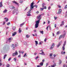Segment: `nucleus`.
Returning <instances> with one entry per match:
<instances>
[{
	"mask_svg": "<svg viewBox=\"0 0 67 67\" xmlns=\"http://www.w3.org/2000/svg\"><path fill=\"white\" fill-rule=\"evenodd\" d=\"M66 8H67V5H66V6H65L64 8V9H66Z\"/></svg>",
	"mask_w": 67,
	"mask_h": 67,
	"instance_id": "nucleus-46",
	"label": "nucleus"
},
{
	"mask_svg": "<svg viewBox=\"0 0 67 67\" xmlns=\"http://www.w3.org/2000/svg\"><path fill=\"white\" fill-rule=\"evenodd\" d=\"M49 56H50V57H51V56H52L53 55V54L52 53H50L49 54Z\"/></svg>",
	"mask_w": 67,
	"mask_h": 67,
	"instance_id": "nucleus-33",
	"label": "nucleus"
},
{
	"mask_svg": "<svg viewBox=\"0 0 67 67\" xmlns=\"http://www.w3.org/2000/svg\"><path fill=\"white\" fill-rule=\"evenodd\" d=\"M7 25H9V24H10V23L9 22V23H8L7 24Z\"/></svg>",
	"mask_w": 67,
	"mask_h": 67,
	"instance_id": "nucleus-41",
	"label": "nucleus"
},
{
	"mask_svg": "<svg viewBox=\"0 0 67 67\" xmlns=\"http://www.w3.org/2000/svg\"><path fill=\"white\" fill-rule=\"evenodd\" d=\"M3 6V4H2V2H1L0 3V7H2Z\"/></svg>",
	"mask_w": 67,
	"mask_h": 67,
	"instance_id": "nucleus-11",
	"label": "nucleus"
},
{
	"mask_svg": "<svg viewBox=\"0 0 67 67\" xmlns=\"http://www.w3.org/2000/svg\"><path fill=\"white\" fill-rule=\"evenodd\" d=\"M21 29H20V28H19V33H20L21 32Z\"/></svg>",
	"mask_w": 67,
	"mask_h": 67,
	"instance_id": "nucleus-26",
	"label": "nucleus"
},
{
	"mask_svg": "<svg viewBox=\"0 0 67 67\" xmlns=\"http://www.w3.org/2000/svg\"><path fill=\"white\" fill-rule=\"evenodd\" d=\"M54 43L52 44V46H51V47H50L51 49H53V48H54Z\"/></svg>",
	"mask_w": 67,
	"mask_h": 67,
	"instance_id": "nucleus-6",
	"label": "nucleus"
},
{
	"mask_svg": "<svg viewBox=\"0 0 67 67\" xmlns=\"http://www.w3.org/2000/svg\"><path fill=\"white\" fill-rule=\"evenodd\" d=\"M38 58V56H37L36 57V58L35 59H37Z\"/></svg>",
	"mask_w": 67,
	"mask_h": 67,
	"instance_id": "nucleus-54",
	"label": "nucleus"
},
{
	"mask_svg": "<svg viewBox=\"0 0 67 67\" xmlns=\"http://www.w3.org/2000/svg\"><path fill=\"white\" fill-rule=\"evenodd\" d=\"M62 37V35H61L60 36V37L59 38V40L61 39Z\"/></svg>",
	"mask_w": 67,
	"mask_h": 67,
	"instance_id": "nucleus-32",
	"label": "nucleus"
},
{
	"mask_svg": "<svg viewBox=\"0 0 67 67\" xmlns=\"http://www.w3.org/2000/svg\"><path fill=\"white\" fill-rule=\"evenodd\" d=\"M59 31H58V32H57V35H58L59 34Z\"/></svg>",
	"mask_w": 67,
	"mask_h": 67,
	"instance_id": "nucleus-42",
	"label": "nucleus"
},
{
	"mask_svg": "<svg viewBox=\"0 0 67 67\" xmlns=\"http://www.w3.org/2000/svg\"><path fill=\"white\" fill-rule=\"evenodd\" d=\"M48 24H49V23H50V21H49L48 22Z\"/></svg>",
	"mask_w": 67,
	"mask_h": 67,
	"instance_id": "nucleus-62",
	"label": "nucleus"
},
{
	"mask_svg": "<svg viewBox=\"0 0 67 67\" xmlns=\"http://www.w3.org/2000/svg\"><path fill=\"white\" fill-rule=\"evenodd\" d=\"M34 4V2L32 3L30 5V9L32 10V9H33V5Z\"/></svg>",
	"mask_w": 67,
	"mask_h": 67,
	"instance_id": "nucleus-3",
	"label": "nucleus"
},
{
	"mask_svg": "<svg viewBox=\"0 0 67 67\" xmlns=\"http://www.w3.org/2000/svg\"><path fill=\"white\" fill-rule=\"evenodd\" d=\"M30 37V36L29 35H26V37L27 38H29V37Z\"/></svg>",
	"mask_w": 67,
	"mask_h": 67,
	"instance_id": "nucleus-34",
	"label": "nucleus"
},
{
	"mask_svg": "<svg viewBox=\"0 0 67 67\" xmlns=\"http://www.w3.org/2000/svg\"><path fill=\"white\" fill-rule=\"evenodd\" d=\"M53 56L54 57H56V55L55 54H53Z\"/></svg>",
	"mask_w": 67,
	"mask_h": 67,
	"instance_id": "nucleus-49",
	"label": "nucleus"
},
{
	"mask_svg": "<svg viewBox=\"0 0 67 67\" xmlns=\"http://www.w3.org/2000/svg\"><path fill=\"white\" fill-rule=\"evenodd\" d=\"M26 53H25L24 54V56H23V57H25V56H26Z\"/></svg>",
	"mask_w": 67,
	"mask_h": 67,
	"instance_id": "nucleus-39",
	"label": "nucleus"
},
{
	"mask_svg": "<svg viewBox=\"0 0 67 67\" xmlns=\"http://www.w3.org/2000/svg\"><path fill=\"white\" fill-rule=\"evenodd\" d=\"M66 41H65L64 44H63V46H65V45H66Z\"/></svg>",
	"mask_w": 67,
	"mask_h": 67,
	"instance_id": "nucleus-28",
	"label": "nucleus"
},
{
	"mask_svg": "<svg viewBox=\"0 0 67 67\" xmlns=\"http://www.w3.org/2000/svg\"><path fill=\"white\" fill-rule=\"evenodd\" d=\"M41 53H43V55H44V56H45V53H44V52H43V50H41Z\"/></svg>",
	"mask_w": 67,
	"mask_h": 67,
	"instance_id": "nucleus-10",
	"label": "nucleus"
},
{
	"mask_svg": "<svg viewBox=\"0 0 67 67\" xmlns=\"http://www.w3.org/2000/svg\"><path fill=\"white\" fill-rule=\"evenodd\" d=\"M43 63L42 62H41L40 63V66H42L43 65Z\"/></svg>",
	"mask_w": 67,
	"mask_h": 67,
	"instance_id": "nucleus-18",
	"label": "nucleus"
},
{
	"mask_svg": "<svg viewBox=\"0 0 67 67\" xmlns=\"http://www.w3.org/2000/svg\"><path fill=\"white\" fill-rule=\"evenodd\" d=\"M61 13H62V10L61 9H60L59 10V12L58 13V14H61Z\"/></svg>",
	"mask_w": 67,
	"mask_h": 67,
	"instance_id": "nucleus-5",
	"label": "nucleus"
},
{
	"mask_svg": "<svg viewBox=\"0 0 67 67\" xmlns=\"http://www.w3.org/2000/svg\"><path fill=\"white\" fill-rule=\"evenodd\" d=\"M25 23H24V22L22 24H21L20 25V26L21 27V26H22V25H24V24Z\"/></svg>",
	"mask_w": 67,
	"mask_h": 67,
	"instance_id": "nucleus-21",
	"label": "nucleus"
},
{
	"mask_svg": "<svg viewBox=\"0 0 67 67\" xmlns=\"http://www.w3.org/2000/svg\"><path fill=\"white\" fill-rule=\"evenodd\" d=\"M62 41H61L59 43H58V45L57 46V47H59V46L61 44H62Z\"/></svg>",
	"mask_w": 67,
	"mask_h": 67,
	"instance_id": "nucleus-7",
	"label": "nucleus"
},
{
	"mask_svg": "<svg viewBox=\"0 0 67 67\" xmlns=\"http://www.w3.org/2000/svg\"><path fill=\"white\" fill-rule=\"evenodd\" d=\"M14 60H16V58H15L14 59Z\"/></svg>",
	"mask_w": 67,
	"mask_h": 67,
	"instance_id": "nucleus-58",
	"label": "nucleus"
},
{
	"mask_svg": "<svg viewBox=\"0 0 67 67\" xmlns=\"http://www.w3.org/2000/svg\"><path fill=\"white\" fill-rule=\"evenodd\" d=\"M6 67H10V65H9V64H7Z\"/></svg>",
	"mask_w": 67,
	"mask_h": 67,
	"instance_id": "nucleus-31",
	"label": "nucleus"
},
{
	"mask_svg": "<svg viewBox=\"0 0 67 67\" xmlns=\"http://www.w3.org/2000/svg\"><path fill=\"white\" fill-rule=\"evenodd\" d=\"M58 8H61V6H60V5H58Z\"/></svg>",
	"mask_w": 67,
	"mask_h": 67,
	"instance_id": "nucleus-52",
	"label": "nucleus"
},
{
	"mask_svg": "<svg viewBox=\"0 0 67 67\" xmlns=\"http://www.w3.org/2000/svg\"><path fill=\"white\" fill-rule=\"evenodd\" d=\"M35 43H36V46H37V44H38V41H35Z\"/></svg>",
	"mask_w": 67,
	"mask_h": 67,
	"instance_id": "nucleus-16",
	"label": "nucleus"
},
{
	"mask_svg": "<svg viewBox=\"0 0 67 67\" xmlns=\"http://www.w3.org/2000/svg\"><path fill=\"white\" fill-rule=\"evenodd\" d=\"M1 59H0V66H1L2 65V63H1Z\"/></svg>",
	"mask_w": 67,
	"mask_h": 67,
	"instance_id": "nucleus-15",
	"label": "nucleus"
},
{
	"mask_svg": "<svg viewBox=\"0 0 67 67\" xmlns=\"http://www.w3.org/2000/svg\"><path fill=\"white\" fill-rule=\"evenodd\" d=\"M45 23H46L44 21L43 22V24H45Z\"/></svg>",
	"mask_w": 67,
	"mask_h": 67,
	"instance_id": "nucleus-63",
	"label": "nucleus"
},
{
	"mask_svg": "<svg viewBox=\"0 0 67 67\" xmlns=\"http://www.w3.org/2000/svg\"><path fill=\"white\" fill-rule=\"evenodd\" d=\"M44 8V9H46V6L44 7V8Z\"/></svg>",
	"mask_w": 67,
	"mask_h": 67,
	"instance_id": "nucleus-55",
	"label": "nucleus"
},
{
	"mask_svg": "<svg viewBox=\"0 0 67 67\" xmlns=\"http://www.w3.org/2000/svg\"><path fill=\"white\" fill-rule=\"evenodd\" d=\"M18 45V43L16 42L15 43V46H16Z\"/></svg>",
	"mask_w": 67,
	"mask_h": 67,
	"instance_id": "nucleus-35",
	"label": "nucleus"
},
{
	"mask_svg": "<svg viewBox=\"0 0 67 67\" xmlns=\"http://www.w3.org/2000/svg\"><path fill=\"white\" fill-rule=\"evenodd\" d=\"M48 63H46V67H47V66H48Z\"/></svg>",
	"mask_w": 67,
	"mask_h": 67,
	"instance_id": "nucleus-50",
	"label": "nucleus"
},
{
	"mask_svg": "<svg viewBox=\"0 0 67 67\" xmlns=\"http://www.w3.org/2000/svg\"><path fill=\"white\" fill-rule=\"evenodd\" d=\"M11 47L12 49H15V46H14V44H12Z\"/></svg>",
	"mask_w": 67,
	"mask_h": 67,
	"instance_id": "nucleus-8",
	"label": "nucleus"
},
{
	"mask_svg": "<svg viewBox=\"0 0 67 67\" xmlns=\"http://www.w3.org/2000/svg\"><path fill=\"white\" fill-rule=\"evenodd\" d=\"M66 35V34H64L63 35V37L65 36Z\"/></svg>",
	"mask_w": 67,
	"mask_h": 67,
	"instance_id": "nucleus-47",
	"label": "nucleus"
},
{
	"mask_svg": "<svg viewBox=\"0 0 67 67\" xmlns=\"http://www.w3.org/2000/svg\"><path fill=\"white\" fill-rule=\"evenodd\" d=\"M12 40V38H10L8 39V41H10V40Z\"/></svg>",
	"mask_w": 67,
	"mask_h": 67,
	"instance_id": "nucleus-36",
	"label": "nucleus"
},
{
	"mask_svg": "<svg viewBox=\"0 0 67 67\" xmlns=\"http://www.w3.org/2000/svg\"><path fill=\"white\" fill-rule=\"evenodd\" d=\"M7 55H4V58H3L4 59H5V57H7Z\"/></svg>",
	"mask_w": 67,
	"mask_h": 67,
	"instance_id": "nucleus-24",
	"label": "nucleus"
},
{
	"mask_svg": "<svg viewBox=\"0 0 67 67\" xmlns=\"http://www.w3.org/2000/svg\"><path fill=\"white\" fill-rule=\"evenodd\" d=\"M12 29L14 31L15 30V27H12Z\"/></svg>",
	"mask_w": 67,
	"mask_h": 67,
	"instance_id": "nucleus-25",
	"label": "nucleus"
},
{
	"mask_svg": "<svg viewBox=\"0 0 67 67\" xmlns=\"http://www.w3.org/2000/svg\"><path fill=\"white\" fill-rule=\"evenodd\" d=\"M42 5V8H43V7H44L45 6V4L44 3H43Z\"/></svg>",
	"mask_w": 67,
	"mask_h": 67,
	"instance_id": "nucleus-22",
	"label": "nucleus"
},
{
	"mask_svg": "<svg viewBox=\"0 0 67 67\" xmlns=\"http://www.w3.org/2000/svg\"><path fill=\"white\" fill-rule=\"evenodd\" d=\"M56 66V64H55L54 65H52L51 66V67H55Z\"/></svg>",
	"mask_w": 67,
	"mask_h": 67,
	"instance_id": "nucleus-20",
	"label": "nucleus"
},
{
	"mask_svg": "<svg viewBox=\"0 0 67 67\" xmlns=\"http://www.w3.org/2000/svg\"><path fill=\"white\" fill-rule=\"evenodd\" d=\"M54 18L55 20H56V19H57V18L56 17H54Z\"/></svg>",
	"mask_w": 67,
	"mask_h": 67,
	"instance_id": "nucleus-45",
	"label": "nucleus"
},
{
	"mask_svg": "<svg viewBox=\"0 0 67 67\" xmlns=\"http://www.w3.org/2000/svg\"><path fill=\"white\" fill-rule=\"evenodd\" d=\"M7 11H8V10L6 9H5V10L3 11V13H7Z\"/></svg>",
	"mask_w": 67,
	"mask_h": 67,
	"instance_id": "nucleus-13",
	"label": "nucleus"
},
{
	"mask_svg": "<svg viewBox=\"0 0 67 67\" xmlns=\"http://www.w3.org/2000/svg\"><path fill=\"white\" fill-rule=\"evenodd\" d=\"M25 45H27V43L26 42L25 43Z\"/></svg>",
	"mask_w": 67,
	"mask_h": 67,
	"instance_id": "nucleus-56",
	"label": "nucleus"
},
{
	"mask_svg": "<svg viewBox=\"0 0 67 67\" xmlns=\"http://www.w3.org/2000/svg\"><path fill=\"white\" fill-rule=\"evenodd\" d=\"M33 9L34 8V7H36V8H37V5H34V6H33Z\"/></svg>",
	"mask_w": 67,
	"mask_h": 67,
	"instance_id": "nucleus-23",
	"label": "nucleus"
},
{
	"mask_svg": "<svg viewBox=\"0 0 67 67\" xmlns=\"http://www.w3.org/2000/svg\"><path fill=\"white\" fill-rule=\"evenodd\" d=\"M5 23V21H4L3 22V25H4Z\"/></svg>",
	"mask_w": 67,
	"mask_h": 67,
	"instance_id": "nucleus-51",
	"label": "nucleus"
},
{
	"mask_svg": "<svg viewBox=\"0 0 67 67\" xmlns=\"http://www.w3.org/2000/svg\"><path fill=\"white\" fill-rule=\"evenodd\" d=\"M36 54H37V53H34L35 55H36Z\"/></svg>",
	"mask_w": 67,
	"mask_h": 67,
	"instance_id": "nucleus-64",
	"label": "nucleus"
},
{
	"mask_svg": "<svg viewBox=\"0 0 67 67\" xmlns=\"http://www.w3.org/2000/svg\"><path fill=\"white\" fill-rule=\"evenodd\" d=\"M46 40H47V39H46V38H45L44 40V42H46Z\"/></svg>",
	"mask_w": 67,
	"mask_h": 67,
	"instance_id": "nucleus-57",
	"label": "nucleus"
},
{
	"mask_svg": "<svg viewBox=\"0 0 67 67\" xmlns=\"http://www.w3.org/2000/svg\"><path fill=\"white\" fill-rule=\"evenodd\" d=\"M65 52H64L63 53V52L62 51L61 53V54H65Z\"/></svg>",
	"mask_w": 67,
	"mask_h": 67,
	"instance_id": "nucleus-29",
	"label": "nucleus"
},
{
	"mask_svg": "<svg viewBox=\"0 0 67 67\" xmlns=\"http://www.w3.org/2000/svg\"><path fill=\"white\" fill-rule=\"evenodd\" d=\"M19 2L20 3H22V2H23V0H21Z\"/></svg>",
	"mask_w": 67,
	"mask_h": 67,
	"instance_id": "nucleus-37",
	"label": "nucleus"
},
{
	"mask_svg": "<svg viewBox=\"0 0 67 67\" xmlns=\"http://www.w3.org/2000/svg\"><path fill=\"white\" fill-rule=\"evenodd\" d=\"M13 3H15V4H18V3L16 2H15V1H13Z\"/></svg>",
	"mask_w": 67,
	"mask_h": 67,
	"instance_id": "nucleus-19",
	"label": "nucleus"
},
{
	"mask_svg": "<svg viewBox=\"0 0 67 67\" xmlns=\"http://www.w3.org/2000/svg\"><path fill=\"white\" fill-rule=\"evenodd\" d=\"M17 33L16 32H14L12 34V36H15V35Z\"/></svg>",
	"mask_w": 67,
	"mask_h": 67,
	"instance_id": "nucleus-9",
	"label": "nucleus"
},
{
	"mask_svg": "<svg viewBox=\"0 0 67 67\" xmlns=\"http://www.w3.org/2000/svg\"><path fill=\"white\" fill-rule=\"evenodd\" d=\"M40 32L41 34H43V31H40Z\"/></svg>",
	"mask_w": 67,
	"mask_h": 67,
	"instance_id": "nucleus-30",
	"label": "nucleus"
},
{
	"mask_svg": "<svg viewBox=\"0 0 67 67\" xmlns=\"http://www.w3.org/2000/svg\"><path fill=\"white\" fill-rule=\"evenodd\" d=\"M8 18L7 19V20H6V22H8Z\"/></svg>",
	"mask_w": 67,
	"mask_h": 67,
	"instance_id": "nucleus-59",
	"label": "nucleus"
},
{
	"mask_svg": "<svg viewBox=\"0 0 67 67\" xmlns=\"http://www.w3.org/2000/svg\"><path fill=\"white\" fill-rule=\"evenodd\" d=\"M50 8H51V7H49L48 8V10H50Z\"/></svg>",
	"mask_w": 67,
	"mask_h": 67,
	"instance_id": "nucleus-60",
	"label": "nucleus"
},
{
	"mask_svg": "<svg viewBox=\"0 0 67 67\" xmlns=\"http://www.w3.org/2000/svg\"><path fill=\"white\" fill-rule=\"evenodd\" d=\"M42 16V15H39L38 16V19L37 21H36V24H35V28L36 29V28H37L38 27V25L39 24V23H40V20L41 19V16Z\"/></svg>",
	"mask_w": 67,
	"mask_h": 67,
	"instance_id": "nucleus-1",
	"label": "nucleus"
},
{
	"mask_svg": "<svg viewBox=\"0 0 67 67\" xmlns=\"http://www.w3.org/2000/svg\"><path fill=\"white\" fill-rule=\"evenodd\" d=\"M62 61L61 60L59 59V63H58L59 65H60L62 64Z\"/></svg>",
	"mask_w": 67,
	"mask_h": 67,
	"instance_id": "nucleus-12",
	"label": "nucleus"
},
{
	"mask_svg": "<svg viewBox=\"0 0 67 67\" xmlns=\"http://www.w3.org/2000/svg\"><path fill=\"white\" fill-rule=\"evenodd\" d=\"M16 53H14L13 54V56H15L16 55H18V52H17V51H15Z\"/></svg>",
	"mask_w": 67,
	"mask_h": 67,
	"instance_id": "nucleus-4",
	"label": "nucleus"
},
{
	"mask_svg": "<svg viewBox=\"0 0 67 67\" xmlns=\"http://www.w3.org/2000/svg\"><path fill=\"white\" fill-rule=\"evenodd\" d=\"M15 13H16V14H17L18 13V10H16V9H14L13 11V14H14Z\"/></svg>",
	"mask_w": 67,
	"mask_h": 67,
	"instance_id": "nucleus-2",
	"label": "nucleus"
},
{
	"mask_svg": "<svg viewBox=\"0 0 67 67\" xmlns=\"http://www.w3.org/2000/svg\"><path fill=\"white\" fill-rule=\"evenodd\" d=\"M48 27H50V26H48L47 27L46 29L47 30V31H48Z\"/></svg>",
	"mask_w": 67,
	"mask_h": 67,
	"instance_id": "nucleus-40",
	"label": "nucleus"
},
{
	"mask_svg": "<svg viewBox=\"0 0 67 67\" xmlns=\"http://www.w3.org/2000/svg\"><path fill=\"white\" fill-rule=\"evenodd\" d=\"M27 16H31V14H28L27 15Z\"/></svg>",
	"mask_w": 67,
	"mask_h": 67,
	"instance_id": "nucleus-48",
	"label": "nucleus"
},
{
	"mask_svg": "<svg viewBox=\"0 0 67 67\" xmlns=\"http://www.w3.org/2000/svg\"><path fill=\"white\" fill-rule=\"evenodd\" d=\"M19 52L20 54H23V53H24V52L23 51H19Z\"/></svg>",
	"mask_w": 67,
	"mask_h": 67,
	"instance_id": "nucleus-17",
	"label": "nucleus"
},
{
	"mask_svg": "<svg viewBox=\"0 0 67 67\" xmlns=\"http://www.w3.org/2000/svg\"><path fill=\"white\" fill-rule=\"evenodd\" d=\"M11 58H9V59H8V61H9L11 60Z\"/></svg>",
	"mask_w": 67,
	"mask_h": 67,
	"instance_id": "nucleus-53",
	"label": "nucleus"
},
{
	"mask_svg": "<svg viewBox=\"0 0 67 67\" xmlns=\"http://www.w3.org/2000/svg\"><path fill=\"white\" fill-rule=\"evenodd\" d=\"M56 24H55L54 26L55 27H56Z\"/></svg>",
	"mask_w": 67,
	"mask_h": 67,
	"instance_id": "nucleus-61",
	"label": "nucleus"
},
{
	"mask_svg": "<svg viewBox=\"0 0 67 67\" xmlns=\"http://www.w3.org/2000/svg\"><path fill=\"white\" fill-rule=\"evenodd\" d=\"M62 24L60 25V26H62V25H64V21H62Z\"/></svg>",
	"mask_w": 67,
	"mask_h": 67,
	"instance_id": "nucleus-14",
	"label": "nucleus"
},
{
	"mask_svg": "<svg viewBox=\"0 0 67 67\" xmlns=\"http://www.w3.org/2000/svg\"><path fill=\"white\" fill-rule=\"evenodd\" d=\"M41 11H43L44 10V8H41Z\"/></svg>",
	"mask_w": 67,
	"mask_h": 67,
	"instance_id": "nucleus-44",
	"label": "nucleus"
},
{
	"mask_svg": "<svg viewBox=\"0 0 67 67\" xmlns=\"http://www.w3.org/2000/svg\"><path fill=\"white\" fill-rule=\"evenodd\" d=\"M44 62H45V59H43L42 60V63H44Z\"/></svg>",
	"mask_w": 67,
	"mask_h": 67,
	"instance_id": "nucleus-38",
	"label": "nucleus"
},
{
	"mask_svg": "<svg viewBox=\"0 0 67 67\" xmlns=\"http://www.w3.org/2000/svg\"><path fill=\"white\" fill-rule=\"evenodd\" d=\"M30 11H31V10H30L28 12V14H30V13H31V12H30Z\"/></svg>",
	"mask_w": 67,
	"mask_h": 67,
	"instance_id": "nucleus-43",
	"label": "nucleus"
},
{
	"mask_svg": "<svg viewBox=\"0 0 67 67\" xmlns=\"http://www.w3.org/2000/svg\"><path fill=\"white\" fill-rule=\"evenodd\" d=\"M62 48L63 51H64V50H65V46H63V47H62Z\"/></svg>",
	"mask_w": 67,
	"mask_h": 67,
	"instance_id": "nucleus-27",
	"label": "nucleus"
}]
</instances>
